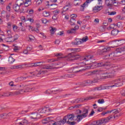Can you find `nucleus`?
Masks as SVG:
<instances>
[{"mask_svg": "<svg viewBox=\"0 0 125 125\" xmlns=\"http://www.w3.org/2000/svg\"><path fill=\"white\" fill-rule=\"evenodd\" d=\"M87 115H88V110L86 109H84L83 112L82 117L83 118H86L87 117Z\"/></svg>", "mask_w": 125, "mask_h": 125, "instance_id": "19", "label": "nucleus"}, {"mask_svg": "<svg viewBox=\"0 0 125 125\" xmlns=\"http://www.w3.org/2000/svg\"><path fill=\"white\" fill-rule=\"evenodd\" d=\"M67 118L68 121H76V116L73 114L69 115Z\"/></svg>", "mask_w": 125, "mask_h": 125, "instance_id": "20", "label": "nucleus"}, {"mask_svg": "<svg viewBox=\"0 0 125 125\" xmlns=\"http://www.w3.org/2000/svg\"><path fill=\"white\" fill-rule=\"evenodd\" d=\"M68 9H69V7H68V5L64 6L62 8V11L61 12L62 15H65L66 14V11H67Z\"/></svg>", "mask_w": 125, "mask_h": 125, "instance_id": "16", "label": "nucleus"}, {"mask_svg": "<svg viewBox=\"0 0 125 125\" xmlns=\"http://www.w3.org/2000/svg\"><path fill=\"white\" fill-rule=\"evenodd\" d=\"M115 27H117V25L115 24H111L109 26V29L112 30V29H114Z\"/></svg>", "mask_w": 125, "mask_h": 125, "instance_id": "47", "label": "nucleus"}, {"mask_svg": "<svg viewBox=\"0 0 125 125\" xmlns=\"http://www.w3.org/2000/svg\"><path fill=\"white\" fill-rule=\"evenodd\" d=\"M77 15L73 14L70 15V18L71 20V21H73V23L74 22H76V18H77Z\"/></svg>", "mask_w": 125, "mask_h": 125, "instance_id": "21", "label": "nucleus"}, {"mask_svg": "<svg viewBox=\"0 0 125 125\" xmlns=\"http://www.w3.org/2000/svg\"><path fill=\"white\" fill-rule=\"evenodd\" d=\"M91 59H92V56H87L83 59V62H79L76 64V66L74 67V69H80L83 67H84L85 65H91L87 66L85 69H94L97 67H103V66H108V64L104 62L97 63L95 62H92Z\"/></svg>", "mask_w": 125, "mask_h": 125, "instance_id": "1", "label": "nucleus"}, {"mask_svg": "<svg viewBox=\"0 0 125 125\" xmlns=\"http://www.w3.org/2000/svg\"><path fill=\"white\" fill-rule=\"evenodd\" d=\"M104 102V100H99L98 101V103H99V104H103Z\"/></svg>", "mask_w": 125, "mask_h": 125, "instance_id": "52", "label": "nucleus"}, {"mask_svg": "<svg viewBox=\"0 0 125 125\" xmlns=\"http://www.w3.org/2000/svg\"><path fill=\"white\" fill-rule=\"evenodd\" d=\"M22 89L20 90L19 92H12L11 93H8L7 94H5L4 96H10V95H16L17 94H22L24 92H28L30 91V89L26 87L22 86Z\"/></svg>", "mask_w": 125, "mask_h": 125, "instance_id": "3", "label": "nucleus"}, {"mask_svg": "<svg viewBox=\"0 0 125 125\" xmlns=\"http://www.w3.org/2000/svg\"><path fill=\"white\" fill-rule=\"evenodd\" d=\"M40 35H41L42 38H43V39H45L46 36L45 35H44V34H43V33H40Z\"/></svg>", "mask_w": 125, "mask_h": 125, "instance_id": "62", "label": "nucleus"}, {"mask_svg": "<svg viewBox=\"0 0 125 125\" xmlns=\"http://www.w3.org/2000/svg\"><path fill=\"white\" fill-rule=\"evenodd\" d=\"M76 118V121L77 122H81L83 119V115L78 114L76 116H75Z\"/></svg>", "mask_w": 125, "mask_h": 125, "instance_id": "17", "label": "nucleus"}, {"mask_svg": "<svg viewBox=\"0 0 125 125\" xmlns=\"http://www.w3.org/2000/svg\"><path fill=\"white\" fill-rule=\"evenodd\" d=\"M32 0H25V1H23V3L22 5H24V6H29V5H31L32 2Z\"/></svg>", "mask_w": 125, "mask_h": 125, "instance_id": "14", "label": "nucleus"}, {"mask_svg": "<svg viewBox=\"0 0 125 125\" xmlns=\"http://www.w3.org/2000/svg\"><path fill=\"white\" fill-rule=\"evenodd\" d=\"M92 1H93V0H87L83 5H81V7H83V8L87 7L89 3Z\"/></svg>", "mask_w": 125, "mask_h": 125, "instance_id": "11", "label": "nucleus"}, {"mask_svg": "<svg viewBox=\"0 0 125 125\" xmlns=\"http://www.w3.org/2000/svg\"><path fill=\"white\" fill-rule=\"evenodd\" d=\"M113 1H116V0H105V5L108 7L113 6Z\"/></svg>", "mask_w": 125, "mask_h": 125, "instance_id": "8", "label": "nucleus"}, {"mask_svg": "<svg viewBox=\"0 0 125 125\" xmlns=\"http://www.w3.org/2000/svg\"><path fill=\"white\" fill-rule=\"evenodd\" d=\"M117 27L118 28H120L121 29H122V28H123V24H122V23L121 22H118L117 23Z\"/></svg>", "mask_w": 125, "mask_h": 125, "instance_id": "49", "label": "nucleus"}, {"mask_svg": "<svg viewBox=\"0 0 125 125\" xmlns=\"http://www.w3.org/2000/svg\"><path fill=\"white\" fill-rule=\"evenodd\" d=\"M29 14H34V10L31 9L29 11H27Z\"/></svg>", "mask_w": 125, "mask_h": 125, "instance_id": "55", "label": "nucleus"}, {"mask_svg": "<svg viewBox=\"0 0 125 125\" xmlns=\"http://www.w3.org/2000/svg\"><path fill=\"white\" fill-rule=\"evenodd\" d=\"M102 8H103V6H95L93 8V11L94 12H98V11H100Z\"/></svg>", "mask_w": 125, "mask_h": 125, "instance_id": "9", "label": "nucleus"}, {"mask_svg": "<svg viewBox=\"0 0 125 125\" xmlns=\"http://www.w3.org/2000/svg\"><path fill=\"white\" fill-rule=\"evenodd\" d=\"M119 72V69H115V70H113L112 72L109 73L105 74V76H104V78H113L116 74V73Z\"/></svg>", "mask_w": 125, "mask_h": 125, "instance_id": "7", "label": "nucleus"}, {"mask_svg": "<svg viewBox=\"0 0 125 125\" xmlns=\"http://www.w3.org/2000/svg\"><path fill=\"white\" fill-rule=\"evenodd\" d=\"M108 15H110V16H113V15H116L117 14V12L112 11V12H107Z\"/></svg>", "mask_w": 125, "mask_h": 125, "instance_id": "39", "label": "nucleus"}, {"mask_svg": "<svg viewBox=\"0 0 125 125\" xmlns=\"http://www.w3.org/2000/svg\"><path fill=\"white\" fill-rule=\"evenodd\" d=\"M111 50V47H105L102 50V52H107V51H109Z\"/></svg>", "mask_w": 125, "mask_h": 125, "instance_id": "32", "label": "nucleus"}, {"mask_svg": "<svg viewBox=\"0 0 125 125\" xmlns=\"http://www.w3.org/2000/svg\"><path fill=\"white\" fill-rule=\"evenodd\" d=\"M124 82H125V80L119 78L110 82V84L111 85L97 87L95 88V90H102L103 89H110V88H112V87H119V86H122L124 84L123 83Z\"/></svg>", "mask_w": 125, "mask_h": 125, "instance_id": "2", "label": "nucleus"}, {"mask_svg": "<svg viewBox=\"0 0 125 125\" xmlns=\"http://www.w3.org/2000/svg\"><path fill=\"white\" fill-rule=\"evenodd\" d=\"M81 40H82V43H83V42H86L88 40V37L86 36V37L83 38Z\"/></svg>", "mask_w": 125, "mask_h": 125, "instance_id": "42", "label": "nucleus"}, {"mask_svg": "<svg viewBox=\"0 0 125 125\" xmlns=\"http://www.w3.org/2000/svg\"><path fill=\"white\" fill-rule=\"evenodd\" d=\"M6 36L7 37H12V35H13V32L11 31V30H6Z\"/></svg>", "mask_w": 125, "mask_h": 125, "instance_id": "22", "label": "nucleus"}, {"mask_svg": "<svg viewBox=\"0 0 125 125\" xmlns=\"http://www.w3.org/2000/svg\"><path fill=\"white\" fill-rule=\"evenodd\" d=\"M98 2L99 6H102V3H103V1H102V0H98Z\"/></svg>", "mask_w": 125, "mask_h": 125, "instance_id": "50", "label": "nucleus"}, {"mask_svg": "<svg viewBox=\"0 0 125 125\" xmlns=\"http://www.w3.org/2000/svg\"><path fill=\"white\" fill-rule=\"evenodd\" d=\"M20 68H22V65H16L14 67V69H19Z\"/></svg>", "mask_w": 125, "mask_h": 125, "instance_id": "58", "label": "nucleus"}, {"mask_svg": "<svg viewBox=\"0 0 125 125\" xmlns=\"http://www.w3.org/2000/svg\"><path fill=\"white\" fill-rule=\"evenodd\" d=\"M110 119L109 118H106L105 119H102L99 121H97L95 124H94L95 125H103V124H105L106 123H108L109 122Z\"/></svg>", "mask_w": 125, "mask_h": 125, "instance_id": "6", "label": "nucleus"}, {"mask_svg": "<svg viewBox=\"0 0 125 125\" xmlns=\"http://www.w3.org/2000/svg\"><path fill=\"white\" fill-rule=\"evenodd\" d=\"M113 6H118L119 5V3L116 1H113L112 2Z\"/></svg>", "mask_w": 125, "mask_h": 125, "instance_id": "45", "label": "nucleus"}, {"mask_svg": "<svg viewBox=\"0 0 125 125\" xmlns=\"http://www.w3.org/2000/svg\"><path fill=\"white\" fill-rule=\"evenodd\" d=\"M6 42H13L12 37H7L6 38L4 39Z\"/></svg>", "mask_w": 125, "mask_h": 125, "instance_id": "23", "label": "nucleus"}, {"mask_svg": "<svg viewBox=\"0 0 125 125\" xmlns=\"http://www.w3.org/2000/svg\"><path fill=\"white\" fill-rule=\"evenodd\" d=\"M43 1V0H38L36 1V5L37 6H39V5H40V4H42Z\"/></svg>", "mask_w": 125, "mask_h": 125, "instance_id": "41", "label": "nucleus"}, {"mask_svg": "<svg viewBox=\"0 0 125 125\" xmlns=\"http://www.w3.org/2000/svg\"><path fill=\"white\" fill-rule=\"evenodd\" d=\"M74 5L77 6V5H80L82 3V1L81 0H74Z\"/></svg>", "mask_w": 125, "mask_h": 125, "instance_id": "26", "label": "nucleus"}, {"mask_svg": "<svg viewBox=\"0 0 125 125\" xmlns=\"http://www.w3.org/2000/svg\"><path fill=\"white\" fill-rule=\"evenodd\" d=\"M28 39L31 42L33 41H35V37L33 36L32 35H29V37H28Z\"/></svg>", "mask_w": 125, "mask_h": 125, "instance_id": "44", "label": "nucleus"}, {"mask_svg": "<svg viewBox=\"0 0 125 125\" xmlns=\"http://www.w3.org/2000/svg\"><path fill=\"white\" fill-rule=\"evenodd\" d=\"M21 19L22 22H27V16H26V18H25V17H24V16L21 17Z\"/></svg>", "mask_w": 125, "mask_h": 125, "instance_id": "43", "label": "nucleus"}, {"mask_svg": "<svg viewBox=\"0 0 125 125\" xmlns=\"http://www.w3.org/2000/svg\"><path fill=\"white\" fill-rule=\"evenodd\" d=\"M18 125H27L28 121L26 119H21L20 120V122L18 123Z\"/></svg>", "mask_w": 125, "mask_h": 125, "instance_id": "12", "label": "nucleus"}, {"mask_svg": "<svg viewBox=\"0 0 125 125\" xmlns=\"http://www.w3.org/2000/svg\"><path fill=\"white\" fill-rule=\"evenodd\" d=\"M47 111V108L46 107L42 108L38 110V114L42 115L41 114H44Z\"/></svg>", "mask_w": 125, "mask_h": 125, "instance_id": "13", "label": "nucleus"}, {"mask_svg": "<svg viewBox=\"0 0 125 125\" xmlns=\"http://www.w3.org/2000/svg\"><path fill=\"white\" fill-rule=\"evenodd\" d=\"M6 10L9 12L11 10V3H9L6 7Z\"/></svg>", "mask_w": 125, "mask_h": 125, "instance_id": "40", "label": "nucleus"}, {"mask_svg": "<svg viewBox=\"0 0 125 125\" xmlns=\"http://www.w3.org/2000/svg\"><path fill=\"white\" fill-rule=\"evenodd\" d=\"M20 49V47L18 46H15L14 47V51H17V50H19Z\"/></svg>", "mask_w": 125, "mask_h": 125, "instance_id": "54", "label": "nucleus"}, {"mask_svg": "<svg viewBox=\"0 0 125 125\" xmlns=\"http://www.w3.org/2000/svg\"><path fill=\"white\" fill-rule=\"evenodd\" d=\"M111 113H112V111H110V110H107L106 111L102 112L101 113V115H102V116H103V117H104V116H105V115H107V114H111Z\"/></svg>", "mask_w": 125, "mask_h": 125, "instance_id": "35", "label": "nucleus"}, {"mask_svg": "<svg viewBox=\"0 0 125 125\" xmlns=\"http://www.w3.org/2000/svg\"><path fill=\"white\" fill-rule=\"evenodd\" d=\"M59 12H60V11L59 10H56L55 11H54V14L55 15H57L58 14H59Z\"/></svg>", "mask_w": 125, "mask_h": 125, "instance_id": "53", "label": "nucleus"}, {"mask_svg": "<svg viewBox=\"0 0 125 125\" xmlns=\"http://www.w3.org/2000/svg\"><path fill=\"white\" fill-rule=\"evenodd\" d=\"M42 21L43 24H46L47 23V20L46 19H42Z\"/></svg>", "mask_w": 125, "mask_h": 125, "instance_id": "51", "label": "nucleus"}, {"mask_svg": "<svg viewBox=\"0 0 125 125\" xmlns=\"http://www.w3.org/2000/svg\"><path fill=\"white\" fill-rule=\"evenodd\" d=\"M50 9L53 10V9H55V8H57V4H52L50 5V6H49V5H48Z\"/></svg>", "mask_w": 125, "mask_h": 125, "instance_id": "30", "label": "nucleus"}, {"mask_svg": "<svg viewBox=\"0 0 125 125\" xmlns=\"http://www.w3.org/2000/svg\"><path fill=\"white\" fill-rule=\"evenodd\" d=\"M24 3V0H18L16 1V4L13 5V9L15 11H18L20 9V6H23Z\"/></svg>", "mask_w": 125, "mask_h": 125, "instance_id": "4", "label": "nucleus"}, {"mask_svg": "<svg viewBox=\"0 0 125 125\" xmlns=\"http://www.w3.org/2000/svg\"><path fill=\"white\" fill-rule=\"evenodd\" d=\"M14 61H15V59H14L12 57H9L8 62L10 64H12Z\"/></svg>", "mask_w": 125, "mask_h": 125, "instance_id": "33", "label": "nucleus"}, {"mask_svg": "<svg viewBox=\"0 0 125 125\" xmlns=\"http://www.w3.org/2000/svg\"><path fill=\"white\" fill-rule=\"evenodd\" d=\"M78 29H79V26L76 25V26H75L74 28H72V29L68 30L67 31V32L68 33V34H71L72 33H75V32H76V31H77V30H78Z\"/></svg>", "mask_w": 125, "mask_h": 125, "instance_id": "15", "label": "nucleus"}, {"mask_svg": "<svg viewBox=\"0 0 125 125\" xmlns=\"http://www.w3.org/2000/svg\"><path fill=\"white\" fill-rule=\"evenodd\" d=\"M94 114H95V112H94V110L93 109H92L91 111L89 114V117H92V116H93V115H94Z\"/></svg>", "mask_w": 125, "mask_h": 125, "instance_id": "48", "label": "nucleus"}, {"mask_svg": "<svg viewBox=\"0 0 125 125\" xmlns=\"http://www.w3.org/2000/svg\"><path fill=\"white\" fill-rule=\"evenodd\" d=\"M87 115H88V110L86 109H84L83 112L82 117L83 118H86L87 117Z\"/></svg>", "mask_w": 125, "mask_h": 125, "instance_id": "18", "label": "nucleus"}, {"mask_svg": "<svg viewBox=\"0 0 125 125\" xmlns=\"http://www.w3.org/2000/svg\"><path fill=\"white\" fill-rule=\"evenodd\" d=\"M13 30L14 31V32H18L19 31V28L17 26L13 25Z\"/></svg>", "mask_w": 125, "mask_h": 125, "instance_id": "38", "label": "nucleus"}, {"mask_svg": "<svg viewBox=\"0 0 125 125\" xmlns=\"http://www.w3.org/2000/svg\"><path fill=\"white\" fill-rule=\"evenodd\" d=\"M50 120L49 119L46 118L42 121V123L43 124V125H46V124H47L48 123H49Z\"/></svg>", "mask_w": 125, "mask_h": 125, "instance_id": "34", "label": "nucleus"}, {"mask_svg": "<svg viewBox=\"0 0 125 125\" xmlns=\"http://www.w3.org/2000/svg\"><path fill=\"white\" fill-rule=\"evenodd\" d=\"M52 19H53V20H57V16L54 15L52 17Z\"/></svg>", "mask_w": 125, "mask_h": 125, "instance_id": "64", "label": "nucleus"}, {"mask_svg": "<svg viewBox=\"0 0 125 125\" xmlns=\"http://www.w3.org/2000/svg\"><path fill=\"white\" fill-rule=\"evenodd\" d=\"M65 123L69 124V122L68 120V116H65L62 121V124H64Z\"/></svg>", "mask_w": 125, "mask_h": 125, "instance_id": "28", "label": "nucleus"}, {"mask_svg": "<svg viewBox=\"0 0 125 125\" xmlns=\"http://www.w3.org/2000/svg\"><path fill=\"white\" fill-rule=\"evenodd\" d=\"M118 33H119V31L115 29H114L111 31V34L112 35V36H116L118 35Z\"/></svg>", "mask_w": 125, "mask_h": 125, "instance_id": "36", "label": "nucleus"}, {"mask_svg": "<svg viewBox=\"0 0 125 125\" xmlns=\"http://www.w3.org/2000/svg\"><path fill=\"white\" fill-rule=\"evenodd\" d=\"M56 28L53 27H50V32L52 35L54 34L55 33V31H56Z\"/></svg>", "mask_w": 125, "mask_h": 125, "instance_id": "25", "label": "nucleus"}, {"mask_svg": "<svg viewBox=\"0 0 125 125\" xmlns=\"http://www.w3.org/2000/svg\"><path fill=\"white\" fill-rule=\"evenodd\" d=\"M121 94L122 95H123V96H125V89H123L122 91H121Z\"/></svg>", "mask_w": 125, "mask_h": 125, "instance_id": "60", "label": "nucleus"}, {"mask_svg": "<svg viewBox=\"0 0 125 125\" xmlns=\"http://www.w3.org/2000/svg\"><path fill=\"white\" fill-rule=\"evenodd\" d=\"M1 15L2 17H9V15H7V12H5V11H2L1 13Z\"/></svg>", "mask_w": 125, "mask_h": 125, "instance_id": "24", "label": "nucleus"}, {"mask_svg": "<svg viewBox=\"0 0 125 125\" xmlns=\"http://www.w3.org/2000/svg\"><path fill=\"white\" fill-rule=\"evenodd\" d=\"M94 22L96 24H98V23H99V20L98 19H95L94 20Z\"/></svg>", "mask_w": 125, "mask_h": 125, "instance_id": "61", "label": "nucleus"}, {"mask_svg": "<svg viewBox=\"0 0 125 125\" xmlns=\"http://www.w3.org/2000/svg\"><path fill=\"white\" fill-rule=\"evenodd\" d=\"M103 111V108L99 107L98 108V112H102Z\"/></svg>", "mask_w": 125, "mask_h": 125, "instance_id": "63", "label": "nucleus"}, {"mask_svg": "<svg viewBox=\"0 0 125 125\" xmlns=\"http://www.w3.org/2000/svg\"><path fill=\"white\" fill-rule=\"evenodd\" d=\"M42 10H44V8H43L42 7H40L38 9V11H39V12L42 11Z\"/></svg>", "mask_w": 125, "mask_h": 125, "instance_id": "59", "label": "nucleus"}, {"mask_svg": "<svg viewBox=\"0 0 125 125\" xmlns=\"http://www.w3.org/2000/svg\"><path fill=\"white\" fill-rule=\"evenodd\" d=\"M67 57L68 58L67 59L68 61H70V60H73V59H74V56H73V54H72V53L69 54L67 56Z\"/></svg>", "mask_w": 125, "mask_h": 125, "instance_id": "31", "label": "nucleus"}, {"mask_svg": "<svg viewBox=\"0 0 125 125\" xmlns=\"http://www.w3.org/2000/svg\"><path fill=\"white\" fill-rule=\"evenodd\" d=\"M30 16L31 15H27V21H29V22H30L31 23H34V19L30 18Z\"/></svg>", "mask_w": 125, "mask_h": 125, "instance_id": "29", "label": "nucleus"}, {"mask_svg": "<svg viewBox=\"0 0 125 125\" xmlns=\"http://www.w3.org/2000/svg\"><path fill=\"white\" fill-rule=\"evenodd\" d=\"M82 39H76L73 42H72V44L73 45H77V44H82Z\"/></svg>", "mask_w": 125, "mask_h": 125, "instance_id": "10", "label": "nucleus"}, {"mask_svg": "<svg viewBox=\"0 0 125 125\" xmlns=\"http://www.w3.org/2000/svg\"><path fill=\"white\" fill-rule=\"evenodd\" d=\"M109 111L113 114H118V113H119V111H118L117 109L109 110Z\"/></svg>", "mask_w": 125, "mask_h": 125, "instance_id": "46", "label": "nucleus"}, {"mask_svg": "<svg viewBox=\"0 0 125 125\" xmlns=\"http://www.w3.org/2000/svg\"><path fill=\"white\" fill-rule=\"evenodd\" d=\"M43 15L44 17H48L50 15L49 12L44 11L43 12Z\"/></svg>", "mask_w": 125, "mask_h": 125, "instance_id": "37", "label": "nucleus"}, {"mask_svg": "<svg viewBox=\"0 0 125 125\" xmlns=\"http://www.w3.org/2000/svg\"><path fill=\"white\" fill-rule=\"evenodd\" d=\"M42 116L41 114H39V113H31L29 115V117L31 120L32 121H37V120L40 119L41 116Z\"/></svg>", "mask_w": 125, "mask_h": 125, "instance_id": "5", "label": "nucleus"}, {"mask_svg": "<svg viewBox=\"0 0 125 125\" xmlns=\"http://www.w3.org/2000/svg\"><path fill=\"white\" fill-rule=\"evenodd\" d=\"M18 38H19V35L18 34H15L13 36H12L13 42H15V41L18 40Z\"/></svg>", "mask_w": 125, "mask_h": 125, "instance_id": "27", "label": "nucleus"}, {"mask_svg": "<svg viewBox=\"0 0 125 125\" xmlns=\"http://www.w3.org/2000/svg\"><path fill=\"white\" fill-rule=\"evenodd\" d=\"M28 29L29 31H34V27L31 25H28Z\"/></svg>", "mask_w": 125, "mask_h": 125, "instance_id": "56", "label": "nucleus"}, {"mask_svg": "<svg viewBox=\"0 0 125 125\" xmlns=\"http://www.w3.org/2000/svg\"><path fill=\"white\" fill-rule=\"evenodd\" d=\"M27 49L28 51H31L33 49V47L32 46H29L27 47Z\"/></svg>", "mask_w": 125, "mask_h": 125, "instance_id": "57", "label": "nucleus"}]
</instances>
